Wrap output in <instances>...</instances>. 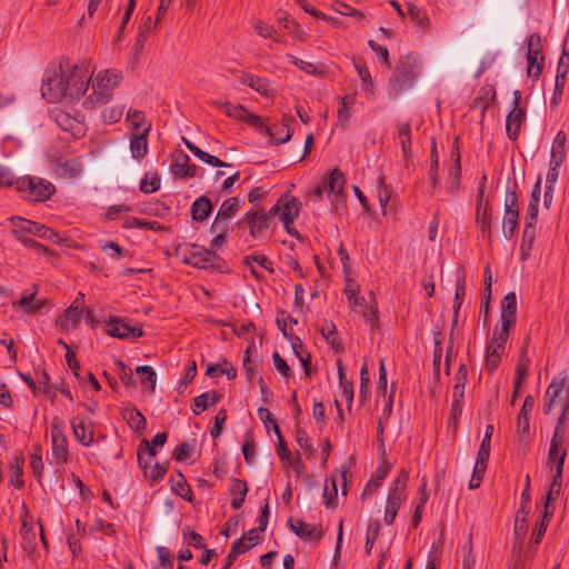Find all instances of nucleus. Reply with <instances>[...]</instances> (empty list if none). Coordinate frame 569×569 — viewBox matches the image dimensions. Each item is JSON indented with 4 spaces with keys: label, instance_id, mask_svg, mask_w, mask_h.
<instances>
[{
    "label": "nucleus",
    "instance_id": "1",
    "mask_svg": "<svg viewBox=\"0 0 569 569\" xmlns=\"http://www.w3.org/2000/svg\"><path fill=\"white\" fill-rule=\"evenodd\" d=\"M92 74L87 66L71 64L69 59H61L58 66L47 70V77L42 82V97L51 103L63 98L78 99L88 90Z\"/></svg>",
    "mask_w": 569,
    "mask_h": 569
},
{
    "label": "nucleus",
    "instance_id": "2",
    "mask_svg": "<svg viewBox=\"0 0 569 569\" xmlns=\"http://www.w3.org/2000/svg\"><path fill=\"white\" fill-rule=\"evenodd\" d=\"M420 73L418 59L411 53L403 54L396 63L392 76L389 79V86L395 96H400L410 90Z\"/></svg>",
    "mask_w": 569,
    "mask_h": 569
},
{
    "label": "nucleus",
    "instance_id": "3",
    "mask_svg": "<svg viewBox=\"0 0 569 569\" xmlns=\"http://www.w3.org/2000/svg\"><path fill=\"white\" fill-rule=\"evenodd\" d=\"M566 381L567 376L565 373L553 377L545 393L542 408L545 415L558 409L565 420L569 419V386H566Z\"/></svg>",
    "mask_w": 569,
    "mask_h": 569
},
{
    "label": "nucleus",
    "instance_id": "4",
    "mask_svg": "<svg viewBox=\"0 0 569 569\" xmlns=\"http://www.w3.org/2000/svg\"><path fill=\"white\" fill-rule=\"evenodd\" d=\"M122 80V76L116 71L101 70L92 80V94L86 100V104L93 108L97 104L109 102L112 97V91L117 88Z\"/></svg>",
    "mask_w": 569,
    "mask_h": 569
},
{
    "label": "nucleus",
    "instance_id": "5",
    "mask_svg": "<svg viewBox=\"0 0 569 569\" xmlns=\"http://www.w3.org/2000/svg\"><path fill=\"white\" fill-rule=\"evenodd\" d=\"M174 253L184 264H190L198 269L219 268V263L222 262V259L214 251L197 244L178 246Z\"/></svg>",
    "mask_w": 569,
    "mask_h": 569
},
{
    "label": "nucleus",
    "instance_id": "6",
    "mask_svg": "<svg viewBox=\"0 0 569 569\" xmlns=\"http://www.w3.org/2000/svg\"><path fill=\"white\" fill-rule=\"evenodd\" d=\"M16 189L20 192H27L29 200L43 202L51 198L56 192L54 186L37 177H26L13 180Z\"/></svg>",
    "mask_w": 569,
    "mask_h": 569
},
{
    "label": "nucleus",
    "instance_id": "7",
    "mask_svg": "<svg viewBox=\"0 0 569 569\" xmlns=\"http://www.w3.org/2000/svg\"><path fill=\"white\" fill-rule=\"evenodd\" d=\"M13 226L12 233H29L41 239L51 240L54 243L60 241V236L51 228L34 221L13 216L9 219Z\"/></svg>",
    "mask_w": 569,
    "mask_h": 569
},
{
    "label": "nucleus",
    "instance_id": "8",
    "mask_svg": "<svg viewBox=\"0 0 569 569\" xmlns=\"http://www.w3.org/2000/svg\"><path fill=\"white\" fill-rule=\"evenodd\" d=\"M517 183L513 190H508L505 196V214L502 219V233L506 239H511L519 223L518 194L516 192Z\"/></svg>",
    "mask_w": 569,
    "mask_h": 569
},
{
    "label": "nucleus",
    "instance_id": "9",
    "mask_svg": "<svg viewBox=\"0 0 569 569\" xmlns=\"http://www.w3.org/2000/svg\"><path fill=\"white\" fill-rule=\"evenodd\" d=\"M517 321V297L515 292L507 293L500 306V327H496V336H509L510 330L515 327Z\"/></svg>",
    "mask_w": 569,
    "mask_h": 569
},
{
    "label": "nucleus",
    "instance_id": "10",
    "mask_svg": "<svg viewBox=\"0 0 569 569\" xmlns=\"http://www.w3.org/2000/svg\"><path fill=\"white\" fill-rule=\"evenodd\" d=\"M50 436L52 457L58 466H62L68 461V440L59 417H53L51 420Z\"/></svg>",
    "mask_w": 569,
    "mask_h": 569
},
{
    "label": "nucleus",
    "instance_id": "11",
    "mask_svg": "<svg viewBox=\"0 0 569 569\" xmlns=\"http://www.w3.org/2000/svg\"><path fill=\"white\" fill-rule=\"evenodd\" d=\"M271 217H273L271 210L268 212L262 209L249 210L243 214L241 220H239L238 226L247 223L250 229V236L253 239H258L269 228Z\"/></svg>",
    "mask_w": 569,
    "mask_h": 569
},
{
    "label": "nucleus",
    "instance_id": "12",
    "mask_svg": "<svg viewBox=\"0 0 569 569\" xmlns=\"http://www.w3.org/2000/svg\"><path fill=\"white\" fill-rule=\"evenodd\" d=\"M301 202L298 198L289 194L281 196L270 209L273 216H278L283 224L293 223L299 216Z\"/></svg>",
    "mask_w": 569,
    "mask_h": 569
},
{
    "label": "nucleus",
    "instance_id": "13",
    "mask_svg": "<svg viewBox=\"0 0 569 569\" xmlns=\"http://www.w3.org/2000/svg\"><path fill=\"white\" fill-rule=\"evenodd\" d=\"M512 96L513 108L507 116L506 131L510 140H516L519 136L521 123L526 119V110L520 107L521 92L515 90Z\"/></svg>",
    "mask_w": 569,
    "mask_h": 569
},
{
    "label": "nucleus",
    "instance_id": "14",
    "mask_svg": "<svg viewBox=\"0 0 569 569\" xmlns=\"http://www.w3.org/2000/svg\"><path fill=\"white\" fill-rule=\"evenodd\" d=\"M508 338L509 336L502 335L501 338L498 339L496 331H493L492 338L486 347L485 367L488 372H493L499 367L506 350L505 345Z\"/></svg>",
    "mask_w": 569,
    "mask_h": 569
},
{
    "label": "nucleus",
    "instance_id": "15",
    "mask_svg": "<svg viewBox=\"0 0 569 569\" xmlns=\"http://www.w3.org/2000/svg\"><path fill=\"white\" fill-rule=\"evenodd\" d=\"M107 327V335L118 339L140 338L143 336L141 327H131L128 322L117 317H110Z\"/></svg>",
    "mask_w": 569,
    "mask_h": 569
},
{
    "label": "nucleus",
    "instance_id": "16",
    "mask_svg": "<svg viewBox=\"0 0 569 569\" xmlns=\"http://www.w3.org/2000/svg\"><path fill=\"white\" fill-rule=\"evenodd\" d=\"M290 530L305 541L319 542L323 536V530L320 525L308 523L300 519L293 520L292 518L288 521Z\"/></svg>",
    "mask_w": 569,
    "mask_h": 569
},
{
    "label": "nucleus",
    "instance_id": "17",
    "mask_svg": "<svg viewBox=\"0 0 569 569\" xmlns=\"http://www.w3.org/2000/svg\"><path fill=\"white\" fill-rule=\"evenodd\" d=\"M239 83L247 86L264 98H273L276 90L270 81L266 78L252 74L250 72H241Z\"/></svg>",
    "mask_w": 569,
    "mask_h": 569
},
{
    "label": "nucleus",
    "instance_id": "18",
    "mask_svg": "<svg viewBox=\"0 0 569 569\" xmlns=\"http://www.w3.org/2000/svg\"><path fill=\"white\" fill-rule=\"evenodd\" d=\"M293 121L295 119L292 116L283 114L281 122L264 128V133H267L270 137L271 142L274 144L286 143L292 137L290 123Z\"/></svg>",
    "mask_w": 569,
    "mask_h": 569
},
{
    "label": "nucleus",
    "instance_id": "19",
    "mask_svg": "<svg viewBox=\"0 0 569 569\" xmlns=\"http://www.w3.org/2000/svg\"><path fill=\"white\" fill-rule=\"evenodd\" d=\"M71 427L76 439L86 447L94 441V430L92 422L87 418L74 417L71 420Z\"/></svg>",
    "mask_w": 569,
    "mask_h": 569
},
{
    "label": "nucleus",
    "instance_id": "20",
    "mask_svg": "<svg viewBox=\"0 0 569 569\" xmlns=\"http://www.w3.org/2000/svg\"><path fill=\"white\" fill-rule=\"evenodd\" d=\"M151 124H147L141 131L130 133V152L133 159L140 161L148 153V136Z\"/></svg>",
    "mask_w": 569,
    "mask_h": 569
},
{
    "label": "nucleus",
    "instance_id": "21",
    "mask_svg": "<svg viewBox=\"0 0 569 569\" xmlns=\"http://www.w3.org/2000/svg\"><path fill=\"white\" fill-rule=\"evenodd\" d=\"M452 164L449 168L448 177H447V192L455 197L460 191L461 183V160L458 148L451 154Z\"/></svg>",
    "mask_w": 569,
    "mask_h": 569
},
{
    "label": "nucleus",
    "instance_id": "22",
    "mask_svg": "<svg viewBox=\"0 0 569 569\" xmlns=\"http://www.w3.org/2000/svg\"><path fill=\"white\" fill-rule=\"evenodd\" d=\"M385 450H382V459L378 468L376 469V472L371 477L370 481L366 485L361 497L365 498L368 495H371L375 490H377L383 482V480L387 478L390 469L391 463L385 458Z\"/></svg>",
    "mask_w": 569,
    "mask_h": 569
},
{
    "label": "nucleus",
    "instance_id": "23",
    "mask_svg": "<svg viewBox=\"0 0 569 569\" xmlns=\"http://www.w3.org/2000/svg\"><path fill=\"white\" fill-rule=\"evenodd\" d=\"M405 499L406 493L398 492L397 489L389 490L383 517V521L386 525H393L398 510Z\"/></svg>",
    "mask_w": 569,
    "mask_h": 569
},
{
    "label": "nucleus",
    "instance_id": "24",
    "mask_svg": "<svg viewBox=\"0 0 569 569\" xmlns=\"http://www.w3.org/2000/svg\"><path fill=\"white\" fill-rule=\"evenodd\" d=\"M212 211V203L206 196L197 198L190 208L191 218L196 222H203Z\"/></svg>",
    "mask_w": 569,
    "mask_h": 569
},
{
    "label": "nucleus",
    "instance_id": "25",
    "mask_svg": "<svg viewBox=\"0 0 569 569\" xmlns=\"http://www.w3.org/2000/svg\"><path fill=\"white\" fill-rule=\"evenodd\" d=\"M171 489L179 497L183 498L187 501H192L193 492L191 487L188 485L186 478L180 471H176V475H172L170 478Z\"/></svg>",
    "mask_w": 569,
    "mask_h": 569
},
{
    "label": "nucleus",
    "instance_id": "26",
    "mask_svg": "<svg viewBox=\"0 0 569 569\" xmlns=\"http://www.w3.org/2000/svg\"><path fill=\"white\" fill-rule=\"evenodd\" d=\"M398 138L400 140L401 151L405 160L411 156V123L409 121H400L397 123Z\"/></svg>",
    "mask_w": 569,
    "mask_h": 569
},
{
    "label": "nucleus",
    "instance_id": "27",
    "mask_svg": "<svg viewBox=\"0 0 569 569\" xmlns=\"http://www.w3.org/2000/svg\"><path fill=\"white\" fill-rule=\"evenodd\" d=\"M491 220L492 210L483 207L481 210H476V223L479 228L480 234L488 242L491 241Z\"/></svg>",
    "mask_w": 569,
    "mask_h": 569
},
{
    "label": "nucleus",
    "instance_id": "28",
    "mask_svg": "<svg viewBox=\"0 0 569 569\" xmlns=\"http://www.w3.org/2000/svg\"><path fill=\"white\" fill-rule=\"evenodd\" d=\"M323 184L327 190H329L332 193H336L337 197L343 193L345 184H346V178L343 172L335 168L330 171L328 178L323 181Z\"/></svg>",
    "mask_w": 569,
    "mask_h": 569
},
{
    "label": "nucleus",
    "instance_id": "29",
    "mask_svg": "<svg viewBox=\"0 0 569 569\" xmlns=\"http://www.w3.org/2000/svg\"><path fill=\"white\" fill-rule=\"evenodd\" d=\"M221 398L218 391L203 392L193 399L191 410L194 415L202 413L209 406L217 403Z\"/></svg>",
    "mask_w": 569,
    "mask_h": 569
},
{
    "label": "nucleus",
    "instance_id": "30",
    "mask_svg": "<svg viewBox=\"0 0 569 569\" xmlns=\"http://www.w3.org/2000/svg\"><path fill=\"white\" fill-rule=\"evenodd\" d=\"M122 417L132 430L140 433L146 430L147 420L137 408L126 409Z\"/></svg>",
    "mask_w": 569,
    "mask_h": 569
},
{
    "label": "nucleus",
    "instance_id": "31",
    "mask_svg": "<svg viewBox=\"0 0 569 569\" xmlns=\"http://www.w3.org/2000/svg\"><path fill=\"white\" fill-rule=\"evenodd\" d=\"M82 310H77L76 306H69L59 319L60 327L68 331L78 327Z\"/></svg>",
    "mask_w": 569,
    "mask_h": 569
},
{
    "label": "nucleus",
    "instance_id": "32",
    "mask_svg": "<svg viewBox=\"0 0 569 569\" xmlns=\"http://www.w3.org/2000/svg\"><path fill=\"white\" fill-rule=\"evenodd\" d=\"M536 239V227L530 226V222H525L522 231V240L520 244V258L526 260L532 250V244Z\"/></svg>",
    "mask_w": 569,
    "mask_h": 569
},
{
    "label": "nucleus",
    "instance_id": "33",
    "mask_svg": "<svg viewBox=\"0 0 569 569\" xmlns=\"http://www.w3.org/2000/svg\"><path fill=\"white\" fill-rule=\"evenodd\" d=\"M567 136L563 131H558L551 148L550 161H556V166H561L566 158Z\"/></svg>",
    "mask_w": 569,
    "mask_h": 569
},
{
    "label": "nucleus",
    "instance_id": "34",
    "mask_svg": "<svg viewBox=\"0 0 569 569\" xmlns=\"http://www.w3.org/2000/svg\"><path fill=\"white\" fill-rule=\"evenodd\" d=\"M212 104L221 110L224 111V113L232 119L243 121L247 109L241 104H232L228 101H213Z\"/></svg>",
    "mask_w": 569,
    "mask_h": 569
},
{
    "label": "nucleus",
    "instance_id": "35",
    "mask_svg": "<svg viewBox=\"0 0 569 569\" xmlns=\"http://www.w3.org/2000/svg\"><path fill=\"white\" fill-rule=\"evenodd\" d=\"M23 463L24 458L20 456H16L13 458V461L10 463L11 468V477H10V485L16 487L17 489H21L24 486L23 480Z\"/></svg>",
    "mask_w": 569,
    "mask_h": 569
},
{
    "label": "nucleus",
    "instance_id": "36",
    "mask_svg": "<svg viewBox=\"0 0 569 569\" xmlns=\"http://www.w3.org/2000/svg\"><path fill=\"white\" fill-rule=\"evenodd\" d=\"M242 203L243 200H241L239 197L226 199L221 203L217 216L230 220L240 210Z\"/></svg>",
    "mask_w": 569,
    "mask_h": 569
},
{
    "label": "nucleus",
    "instance_id": "37",
    "mask_svg": "<svg viewBox=\"0 0 569 569\" xmlns=\"http://www.w3.org/2000/svg\"><path fill=\"white\" fill-rule=\"evenodd\" d=\"M287 58L289 61L295 64L298 69L313 76H323L326 70L322 66L315 64L312 62L305 61L299 59L292 54H288Z\"/></svg>",
    "mask_w": 569,
    "mask_h": 569
},
{
    "label": "nucleus",
    "instance_id": "38",
    "mask_svg": "<svg viewBox=\"0 0 569 569\" xmlns=\"http://www.w3.org/2000/svg\"><path fill=\"white\" fill-rule=\"evenodd\" d=\"M485 276V288H483V298L480 306V311L485 313V317L487 318L489 315V303L491 298V286H492V274L490 267L487 266L483 272Z\"/></svg>",
    "mask_w": 569,
    "mask_h": 569
},
{
    "label": "nucleus",
    "instance_id": "39",
    "mask_svg": "<svg viewBox=\"0 0 569 569\" xmlns=\"http://www.w3.org/2000/svg\"><path fill=\"white\" fill-rule=\"evenodd\" d=\"M566 422L563 416H559L557 423L555 426L553 435L550 441V446H555L556 448L566 449Z\"/></svg>",
    "mask_w": 569,
    "mask_h": 569
},
{
    "label": "nucleus",
    "instance_id": "40",
    "mask_svg": "<svg viewBox=\"0 0 569 569\" xmlns=\"http://www.w3.org/2000/svg\"><path fill=\"white\" fill-rule=\"evenodd\" d=\"M190 163V158L183 151H178L172 157L171 171L174 176L183 178L186 168Z\"/></svg>",
    "mask_w": 569,
    "mask_h": 569
},
{
    "label": "nucleus",
    "instance_id": "41",
    "mask_svg": "<svg viewBox=\"0 0 569 569\" xmlns=\"http://www.w3.org/2000/svg\"><path fill=\"white\" fill-rule=\"evenodd\" d=\"M136 372L140 378L141 385L142 386L148 385L149 390L151 392H153L156 389V380H157L156 371L153 370V368L150 366H147V365L139 366V367H137Z\"/></svg>",
    "mask_w": 569,
    "mask_h": 569
},
{
    "label": "nucleus",
    "instance_id": "42",
    "mask_svg": "<svg viewBox=\"0 0 569 569\" xmlns=\"http://www.w3.org/2000/svg\"><path fill=\"white\" fill-rule=\"evenodd\" d=\"M20 533L23 542L22 548L26 551L32 552L36 548V531L32 526H29L26 520L22 521Z\"/></svg>",
    "mask_w": 569,
    "mask_h": 569
},
{
    "label": "nucleus",
    "instance_id": "43",
    "mask_svg": "<svg viewBox=\"0 0 569 569\" xmlns=\"http://www.w3.org/2000/svg\"><path fill=\"white\" fill-rule=\"evenodd\" d=\"M407 7L408 13L413 24L422 30H426L429 27V19L427 17V13L417 6H415L413 3H408Z\"/></svg>",
    "mask_w": 569,
    "mask_h": 569
},
{
    "label": "nucleus",
    "instance_id": "44",
    "mask_svg": "<svg viewBox=\"0 0 569 569\" xmlns=\"http://www.w3.org/2000/svg\"><path fill=\"white\" fill-rule=\"evenodd\" d=\"M527 57H537L540 60H545L542 40L539 33H531L528 37Z\"/></svg>",
    "mask_w": 569,
    "mask_h": 569
},
{
    "label": "nucleus",
    "instance_id": "45",
    "mask_svg": "<svg viewBox=\"0 0 569 569\" xmlns=\"http://www.w3.org/2000/svg\"><path fill=\"white\" fill-rule=\"evenodd\" d=\"M353 63H355V68H356L357 72H358V76L361 79L362 89L363 90H369L370 92H373L372 78H371L369 69L367 68L365 61H362V60H355Z\"/></svg>",
    "mask_w": 569,
    "mask_h": 569
},
{
    "label": "nucleus",
    "instance_id": "46",
    "mask_svg": "<svg viewBox=\"0 0 569 569\" xmlns=\"http://www.w3.org/2000/svg\"><path fill=\"white\" fill-rule=\"evenodd\" d=\"M144 453H148L150 458L157 453L156 447L151 446L147 439L141 440L138 447V463L143 471L149 467V462L144 459Z\"/></svg>",
    "mask_w": 569,
    "mask_h": 569
},
{
    "label": "nucleus",
    "instance_id": "47",
    "mask_svg": "<svg viewBox=\"0 0 569 569\" xmlns=\"http://www.w3.org/2000/svg\"><path fill=\"white\" fill-rule=\"evenodd\" d=\"M127 121L131 124V132L141 131L147 124L144 113L140 110L129 109L127 112Z\"/></svg>",
    "mask_w": 569,
    "mask_h": 569
},
{
    "label": "nucleus",
    "instance_id": "48",
    "mask_svg": "<svg viewBox=\"0 0 569 569\" xmlns=\"http://www.w3.org/2000/svg\"><path fill=\"white\" fill-rule=\"evenodd\" d=\"M392 189L387 186L386 183V177L380 176L378 178V200L382 209V213L386 214V208L388 206V202L391 198Z\"/></svg>",
    "mask_w": 569,
    "mask_h": 569
},
{
    "label": "nucleus",
    "instance_id": "49",
    "mask_svg": "<svg viewBox=\"0 0 569 569\" xmlns=\"http://www.w3.org/2000/svg\"><path fill=\"white\" fill-rule=\"evenodd\" d=\"M561 491V487H553L552 485L549 486V489L546 495V501H545V519L547 521H550L555 513V506L551 505L552 501L557 500Z\"/></svg>",
    "mask_w": 569,
    "mask_h": 569
},
{
    "label": "nucleus",
    "instance_id": "50",
    "mask_svg": "<svg viewBox=\"0 0 569 569\" xmlns=\"http://www.w3.org/2000/svg\"><path fill=\"white\" fill-rule=\"evenodd\" d=\"M160 189V178L158 173H146L143 179L140 181V191L149 194Z\"/></svg>",
    "mask_w": 569,
    "mask_h": 569
},
{
    "label": "nucleus",
    "instance_id": "51",
    "mask_svg": "<svg viewBox=\"0 0 569 569\" xmlns=\"http://www.w3.org/2000/svg\"><path fill=\"white\" fill-rule=\"evenodd\" d=\"M297 319L292 318L289 313H287L284 310H279L277 313V325L281 333L286 337L291 339L292 335L288 331V327L292 325H297Z\"/></svg>",
    "mask_w": 569,
    "mask_h": 569
},
{
    "label": "nucleus",
    "instance_id": "52",
    "mask_svg": "<svg viewBox=\"0 0 569 569\" xmlns=\"http://www.w3.org/2000/svg\"><path fill=\"white\" fill-rule=\"evenodd\" d=\"M369 382H370V375H369L368 365L363 363L361 367V370H360V387H359L360 402H365L370 395Z\"/></svg>",
    "mask_w": 569,
    "mask_h": 569
},
{
    "label": "nucleus",
    "instance_id": "53",
    "mask_svg": "<svg viewBox=\"0 0 569 569\" xmlns=\"http://www.w3.org/2000/svg\"><path fill=\"white\" fill-rule=\"evenodd\" d=\"M438 167H439V156L437 152L436 142H433L431 153H430V168H429V178H430L431 187L433 189H436L439 186Z\"/></svg>",
    "mask_w": 569,
    "mask_h": 569
},
{
    "label": "nucleus",
    "instance_id": "54",
    "mask_svg": "<svg viewBox=\"0 0 569 569\" xmlns=\"http://www.w3.org/2000/svg\"><path fill=\"white\" fill-rule=\"evenodd\" d=\"M527 76L537 80L540 78L545 67V60H540L537 57H527Z\"/></svg>",
    "mask_w": 569,
    "mask_h": 569
},
{
    "label": "nucleus",
    "instance_id": "55",
    "mask_svg": "<svg viewBox=\"0 0 569 569\" xmlns=\"http://www.w3.org/2000/svg\"><path fill=\"white\" fill-rule=\"evenodd\" d=\"M117 373L121 382L127 387H133L136 381L133 379V373L130 368H128L122 360H116Z\"/></svg>",
    "mask_w": 569,
    "mask_h": 569
},
{
    "label": "nucleus",
    "instance_id": "56",
    "mask_svg": "<svg viewBox=\"0 0 569 569\" xmlns=\"http://www.w3.org/2000/svg\"><path fill=\"white\" fill-rule=\"evenodd\" d=\"M126 228H139V229H149V230H160V223L158 221H148L142 220L137 217H130L127 219L124 223Z\"/></svg>",
    "mask_w": 569,
    "mask_h": 569
},
{
    "label": "nucleus",
    "instance_id": "57",
    "mask_svg": "<svg viewBox=\"0 0 569 569\" xmlns=\"http://www.w3.org/2000/svg\"><path fill=\"white\" fill-rule=\"evenodd\" d=\"M371 305L366 307L361 312L365 321L373 328L378 323V308L373 292H370Z\"/></svg>",
    "mask_w": 569,
    "mask_h": 569
},
{
    "label": "nucleus",
    "instance_id": "58",
    "mask_svg": "<svg viewBox=\"0 0 569 569\" xmlns=\"http://www.w3.org/2000/svg\"><path fill=\"white\" fill-rule=\"evenodd\" d=\"M194 445L183 441L178 445L172 453V458L177 461H186L191 458Z\"/></svg>",
    "mask_w": 569,
    "mask_h": 569
},
{
    "label": "nucleus",
    "instance_id": "59",
    "mask_svg": "<svg viewBox=\"0 0 569 569\" xmlns=\"http://www.w3.org/2000/svg\"><path fill=\"white\" fill-rule=\"evenodd\" d=\"M168 471V463L156 462L151 469L144 471V476L148 477L152 482H158L163 479Z\"/></svg>",
    "mask_w": 569,
    "mask_h": 569
},
{
    "label": "nucleus",
    "instance_id": "60",
    "mask_svg": "<svg viewBox=\"0 0 569 569\" xmlns=\"http://www.w3.org/2000/svg\"><path fill=\"white\" fill-rule=\"evenodd\" d=\"M274 432L278 438V445H277V453L280 458V460L286 463L290 459V451L287 448V443L282 437L281 430L278 426V423H274Z\"/></svg>",
    "mask_w": 569,
    "mask_h": 569
},
{
    "label": "nucleus",
    "instance_id": "61",
    "mask_svg": "<svg viewBox=\"0 0 569 569\" xmlns=\"http://www.w3.org/2000/svg\"><path fill=\"white\" fill-rule=\"evenodd\" d=\"M252 27L257 31V33L259 36H261L262 38H270V39H274L276 41H279V39L276 37L277 36L276 29L272 26L267 24L262 20L254 21Z\"/></svg>",
    "mask_w": 569,
    "mask_h": 569
},
{
    "label": "nucleus",
    "instance_id": "62",
    "mask_svg": "<svg viewBox=\"0 0 569 569\" xmlns=\"http://www.w3.org/2000/svg\"><path fill=\"white\" fill-rule=\"evenodd\" d=\"M368 44L369 47L371 48V50L377 54L378 59L387 67V68H390L391 67V62H390V59H389V50L387 49V47L385 46H381V44H378L377 42H375L373 40H369L368 41Z\"/></svg>",
    "mask_w": 569,
    "mask_h": 569
},
{
    "label": "nucleus",
    "instance_id": "63",
    "mask_svg": "<svg viewBox=\"0 0 569 569\" xmlns=\"http://www.w3.org/2000/svg\"><path fill=\"white\" fill-rule=\"evenodd\" d=\"M91 531H99L109 537H113L116 535L114 526L102 518L94 519L91 526Z\"/></svg>",
    "mask_w": 569,
    "mask_h": 569
},
{
    "label": "nucleus",
    "instance_id": "64",
    "mask_svg": "<svg viewBox=\"0 0 569 569\" xmlns=\"http://www.w3.org/2000/svg\"><path fill=\"white\" fill-rule=\"evenodd\" d=\"M123 114V107L107 108L102 112V119L106 123H116L120 121Z\"/></svg>",
    "mask_w": 569,
    "mask_h": 569
}]
</instances>
